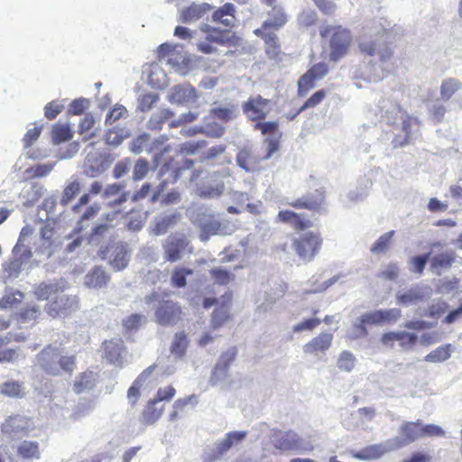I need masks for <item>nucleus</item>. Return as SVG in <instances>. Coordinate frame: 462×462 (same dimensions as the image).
<instances>
[{
    "mask_svg": "<svg viewBox=\"0 0 462 462\" xmlns=\"http://www.w3.org/2000/svg\"><path fill=\"white\" fill-rule=\"evenodd\" d=\"M246 435L247 432L245 430H235L226 433L222 440L204 449L202 455L203 462H214L221 459L234 445L242 442Z\"/></svg>",
    "mask_w": 462,
    "mask_h": 462,
    "instance_id": "nucleus-7",
    "label": "nucleus"
},
{
    "mask_svg": "<svg viewBox=\"0 0 462 462\" xmlns=\"http://www.w3.org/2000/svg\"><path fill=\"white\" fill-rule=\"evenodd\" d=\"M145 304L156 303L153 306V320L161 327H173L182 319L181 306L178 301L164 299L156 291L144 297Z\"/></svg>",
    "mask_w": 462,
    "mask_h": 462,
    "instance_id": "nucleus-3",
    "label": "nucleus"
},
{
    "mask_svg": "<svg viewBox=\"0 0 462 462\" xmlns=\"http://www.w3.org/2000/svg\"><path fill=\"white\" fill-rule=\"evenodd\" d=\"M151 135L147 133H143L134 137L128 143L129 151L134 154H140L144 151L152 152V147H149Z\"/></svg>",
    "mask_w": 462,
    "mask_h": 462,
    "instance_id": "nucleus-45",
    "label": "nucleus"
},
{
    "mask_svg": "<svg viewBox=\"0 0 462 462\" xmlns=\"http://www.w3.org/2000/svg\"><path fill=\"white\" fill-rule=\"evenodd\" d=\"M109 281L110 276L102 266H95L84 277V284L93 289L106 287Z\"/></svg>",
    "mask_w": 462,
    "mask_h": 462,
    "instance_id": "nucleus-29",
    "label": "nucleus"
},
{
    "mask_svg": "<svg viewBox=\"0 0 462 462\" xmlns=\"http://www.w3.org/2000/svg\"><path fill=\"white\" fill-rule=\"evenodd\" d=\"M199 94L196 88L189 84L175 85L168 94V100L172 104L191 105L198 101Z\"/></svg>",
    "mask_w": 462,
    "mask_h": 462,
    "instance_id": "nucleus-18",
    "label": "nucleus"
},
{
    "mask_svg": "<svg viewBox=\"0 0 462 462\" xmlns=\"http://www.w3.org/2000/svg\"><path fill=\"white\" fill-rule=\"evenodd\" d=\"M188 344L189 342L185 332H177L173 337V340L170 347L171 354L177 358H181L186 353Z\"/></svg>",
    "mask_w": 462,
    "mask_h": 462,
    "instance_id": "nucleus-47",
    "label": "nucleus"
},
{
    "mask_svg": "<svg viewBox=\"0 0 462 462\" xmlns=\"http://www.w3.org/2000/svg\"><path fill=\"white\" fill-rule=\"evenodd\" d=\"M180 219L176 213H167L156 217L152 222V231L155 236L164 235L170 228L173 227Z\"/></svg>",
    "mask_w": 462,
    "mask_h": 462,
    "instance_id": "nucleus-28",
    "label": "nucleus"
},
{
    "mask_svg": "<svg viewBox=\"0 0 462 462\" xmlns=\"http://www.w3.org/2000/svg\"><path fill=\"white\" fill-rule=\"evenodd\" d=\"M173 116L171 110L165 108L153 113L150 117L147 126L151 130H160L162 125Z\"/></svg>",
    "mask_w": 462,
    "mask_h": 462,
    "instance_id": "nucleus-53",
    "label": "nucleus"
},
{
    "mask_svg": "<svg viewBox=\"0 0 462 462\" xmlns=\"http://www.w3.org/2000/svg\"><path fill=\"white\" fill-rule=\"evenodd\" d=\"M333 336L330 333H320L318 337L308 342L303 346L306 354H315L328 350L332 343Z\"/></svg>",
    "mask_w": 462,
    "mask_h": 462,
    "instance_id": "nucleus-32",
    "label": "nucleus"
},
{
    "mask_svg": "<svg viewBox=\"0 0 462 462\" xmlns=\"http://www.w3.org/2000/svg\"><path fill=\"white\" fill-rule=\"evenodd\" d=\"M307 443L293 431L280 434L274 439V447L280 450H307Z\"/></svg>",
    "mask_w": 462,
    "mask_h": 462,
    "instance_id": "nucleus-20",
    "label": "nucleus"
},
{
    "mask_svg": "<svg viewBox=\"0 0 462 462\" xmlns=\"http://www.w3.org/2000/svg\"><path fill=\"white\" fill-rule=\"evenodd\" d=\"M328 72V64L319 62L313 65L298 81V92L300 96H305L307 92L315 87V80L325 77Z\"/></svg>",
    "mask_w": 462,
    "mask_h": 462,
    "instance_id": "nucleus-17",
    "label": "nucleus"
},
{
    "mask_svg": "<svg viewBox=\"0 0 462 462\" xmlns=\"http://www.w3.org/2000/svg\"><path fill=\"white\" fill-rule=\"evenodd\" d=\"M375 324H381L384 322L396 321L402 316V311L399 309H388V310H376L372 311Z\"/></svg>",
    "mask_w": 462,
    "mask_h": 462,
    "instance_id": "nucleus-51",
    "label": "nucleus"
},
{
    "mask_svg": "<svg viewBox=\"0 0 462 462\" xmlns=\"http://www.w3.org/2000/svg\"><path fill=\"white\" fill-rule=\"evenodd\" d=\"M45 188L38 182H32L26 186L20 194L23 204L25 207H32L45 192Z\"/></svg>",
    "mask_w": 462,
    "mask_h": 462,
    "instance_id": "nucleus-33",
    "label": "nucleus"
},
{
    "mask_svg": "<svg viewBox=\"0 0 462 462\" xmlns=\"http://www.w3.org/2000/svg\"><path fill=\"white\" fill-rule=\"evenodd\" d=\"M72 136V131L69 125L57 124L52 128L51 138L54 144L69 141Z\"/></svg>",
    "mask_w": 462,
    "mask_h": 462,
    "instance_id": "nucleus-57",
    "label": "nucleus"
},
{
    "mask_svg": "<svg viewBox=\"0 0 462 462\" xmlns=\"http://www.w3.org/2000/svg\"><path fill=\"white\" fill-rule=\"evenodd\" d=\"M323 199V194L319 190H315L311 194L291 202L290 205L296 208L316 209L321 205Z\"/></svg>",
    "mask_w": 462,
    "mask_h": 462,
    "instance_id": "nucleus-36",
    "label": "nucleus"
},
{
    "mask_svg": "<svg viewBox=\"0 0 462 462\" xmlns=\"http://www.w3.org/2000/svg\"><path fill=\"white\" fill-rule=\"evenodd\" d=\"M235 11L236 6L231 3H226L213 13L212 20L215 23L223 24L225 27H232L236 21Z\"/></svg>",
    "mask_w": 462,
    "mask_h": 462,
    "instance_id": "nucleus-35",
    "label": "nucleus"
},
{
    "mask_svg": "<svg viewBox=\"0 0 462 462\" xmlns=\"http://www.w3.org/2000/svg\"><path fill=\"white\" fill-rule=\"evenodd\" d=\"M105 357L116 366L122 367L125 364L126 350L121 339H113L104 343Z\"/></svg>",
    "mask_w": 462,
    "mask_h": 462,
    "instance_id": "nucleus-19",
    "label": "nucleus"
},
{
    "mask_svg": "<svg viewBox=\"0 0 462 462\" xmlns=\"http://www.w3.org/2000/svg\"><path fill=\"white\" fill-rule=\"evenodd\" d=\"M106 162L98 152H90L85 158L83 173L89 178H96L106 171Z\"/></svg>",
    "mask_w": 462,
    "mask_h": 462,
    "instance_id": "nucleus-22",
    "label": "nucleus"
},
{
    "mask_svg": "<svg viewBox=\"0 0 462 462\" xmlns=\"http://www.w3.org/2000/svg\"><path fill=\"white\" fill-rule=\"evenodd\" d=\"M278 219L283 223H289L295 228L304 229L309 226V220H305L300 214L292 210H281L278 214Z\"/></svg>",
    "mask_w": 462,
    "mask_h": 462,
    "instance_id": "nucleus-43",
    "label": "nucleus"
},
{
    "mask_svg": "<svg viewBox=\"0 0 462 462\" xmlns=\"http://www.w3.org/2000/svg\"><path fill=\"white\" fill-rule=\"evenodd\" d=\"M66 289L65 282L60 279L59 281H47L41 282L34 291L36 298L40 300H53L59 293Z\"/></svg>",
    "mask_w": 462,
    "mask_h": 462,
    "instance_id": "nucleus-21",
    "label": "nucleus"
},
{
    "mask_svg": "<svg viewBox=\"0 0 462 462\" xmlns=\"http://www.w3.org/2000/svg\"><path fill=\"white\" fill-rule=\"evenodd\" d=\"M132 158L125 157L120 161H118L112 171V176L116 180H120L121 178L126 176L132 171Z\"/></svg>",
    "mask_w": 462,
    "mask_h": 462,
    "instance_id": "nucleus-61",
    "label": "nucleus"
},
{
    "mask_svg": "<svg viewBox=\"0 0 462 462\" xmlns=\"http://www.w3.org/2000/svg\"><path fill=\"white\" fill-rule=\"evenodd\" d=\"M206 40L222 46L235 45L237 42L236 34L230 30H221L216 27L211 31L210 34L206 35Z\"/></svg>",
    "mask_w": 462,
    "mask_h": 462,
    "instance_id": "nucleus-37",
    "label": "nucleus"
},
{
    "mask_svg": "<svg viewBox=\"0 0 462 462\" xmlns=\"http://www.w3.org/2000/svg\"><path fill=\"white\" fill-rule=\"evenodd\" d=\"M131 254L127 245L117 243L112 247L108 256V263L115 271H122L127 267Z\"/></svg>",
    "mask_w": 462,
    "mask_h": 462,
    "instance_id": "nucleus-24",
    "label": "nucleus"
},
{
    "mask_svg": "<svg viewBox=\"0 0 462 462\" xmlns=\"http://www.w3.org/2000/svg\"><path fill=\"white\" fill-rule=\"evenodd\" d=\"M322 239L318 233L307 231L293 238L292 248L304 263L311 262L319 254Z\"/></svg>",
    "mask_w": 462,
    "mask_h": 462,
    "instance_id": "nucleus-6",
    "label": "nucleus"
},
{
    "mask_svg": "<svg viewBox=\"0 0 462 462\" xmlns=\"http://www.w3.org/2000/svg\"><path fill=\"white\" fill-rule=\"evenodd\" d=\"M236 355V347L232 346L220 356L209 378L210 385L216 386L226 381L230 365L235 361Z\"/></svg>",
    "mask_w": 462,
    "mask_h": 462,
    "instance_id": "nucleus-12",
    "label": "nucleus"
},
{
    "mask_svg": "<svg viewBox=\"0 0 462 462\" xmlns=\"http://www.w3.org/2000/svg\"><path fill=\"white\" fill-rule=\"evenodd\" d=\"M462 88V83L454 78L446 79L440 86V97L444 101H448L451 97Z\"/></svg>",
    "mask_w": 462,
    "mask_h": 462,
    "instance_id": "nucleus-50",
    "label": "nucleus"
},
{
    "mask_svg": "<svg viewBox=\"0 0 462 462\" xmlns=\"http://www.w3.org/2000/svg\"><path fill=\"white\" fill-rule=\"evenodd\" d=\"M393 451L388 439L384 442L367 446L358 451H351V455L354 458L359 460L369 461L381 457L385 453Z\"/></svg>",
    "mask_w": 462,
    "mask_h": 462,
    "instance_id": "nucleus-23",
    "label": "nucleus"
},
{
    "mask_svg": "<svg viewBox=\"0 0 462 462\" xmlns=\"http://www.w3.org/2000/svg\"><path fill=\"white\" fill-rule=\"evenodd\" d=\"M432 296V289L423 283H416L407 290L397 291L395 298L398 305L409 306L427 300Z\"/></svg>",
    "mask_w": 462,
    "mask_h": 462,
    "instance_id": "nucleus-9",
    "label": "nucleus"
},
{
    "mask_svg": "<svg viewBox=\"0 0 462 462\" xmlns=\"http://www.w3.org/2000/svg\"><path fill=\"white\" fill-rule=\"evenodd\" d=\"M265 53L270 59L278 57L281 53V44L277 34L273 32L270 35L264 36Z\"/></svg>",
    "mask_w": 462,
    "mask_h": 462,
    "instance_id": "nucleus-55",
    "label": "nucleus"
},
{
    "mask_svg": "<svg viewBox=\"0 0 462 462\" xmlns=\"http://www.w3.org/2000/svg\"><path fill=\"white\" fill-rule=\"evenodd\" d=\"M33 428V422L29 418L15 415L9 417L2 424V432L11 439H19L28 434Z\"/></svg>",
    "mask_w": 462,
    "mask_h": 462,
    "instance_id": "nucleus-13",
    "label": "nucleus"
},
{
    "mask_svg": "<svg viewBox=\"0 0 462 462\" xmlns=\"http://www.w3.org/2000/svg\"><path fill=\"white\" fill-rule=\"evenodd\" d=\"M231 300V293H225L221 297V304L212 313L211 323L214 328H220L229 318L227 303Z\"/></svg>",
    "mask_w": 462,
    "mask_h": 462,
    "instance_id": "nucleus-34",
    "label": "nucleus"
},
{
    "mask_svg": "<svg viewBox=\"0 0 462 462\" xmlns=\"http://www.w3.org/2000/svg\"><path fill=\"white\" fill-rule=\"evenodd\" d=\"M356 356L350 351L345 350L340 353L337 365L340 371L350 373L356 365Z\"/></svg>",
    "mask_w": 462,
    "mask_h": 462,
    "instance_id": "nucleus-58",
    "label": "nucleus"
},
{
    "mask_svg": "<svg viewBox=\"0 0 462 462\" xmlns=\"http://www.w3.org/2000/svg\"><path fill=\"white\" fill-rule=\"evenodd\" d=\"M79 308L77 296L59 293L53 300L45 306V310L52 318L63 317L74 312Z\"/></svg>",
    "mask_w": 462,
    "mask_h": 462,
    "instance_id": "nucleus-10",
    "label": "nucleus"
},
{
    "mask_svg": "<svg viewBox=\"0 0 462 462\" xmlns=\"http://www.w3.org/2000/svg\"><path fill=\"white\" fill-rule=\"evenodd\" d=\"M199 239L208 242L213 236H230L234 229L227 221H219L213 216H202L198 219Z\"/></svg>",
    "mask_w": 462,
    "mask_h": 462,
    "instance_id": "nucleus-8",
    "label": "nucleus"
},
{
    "mask_svg": "<svg viewBox=\"0 0 462 462\" xmlns=\"http://www.w3.org/2000/svg\"><path fill=\"white\" fill-rule=\"evenodd\" d=\"M96 375L92 372L81 374L74 383V392L77 393H88L96 386Z\"/></svg>",
    "mask_w": 462,
    "mask_h": 462,
    "instance_id": "nucleus-42",
    "label": "nucleus"
},
{
    "mask_svg": "<svg viewBox=\"0 0 462 462\" xmlns=\"http://www.w3.org/2000/svg\"><path fill=\"white\" fill-rule=\"evenodd\" d=\"M159 100L160 96L155 92L140 95L136 100V110L141 112L149 111Z\"/></svg>",
    "mask_w": 462,
    "mask_h": 462,
    "instance_id": "nucleus-56",
    "label": "nucleus"
},
{
    "mask_svg": "<svg viewBox=\"0 0 462 462\" xmlns=\"http://www.w3.org/2000/svg\"><path fill=\"white\" fill-rule=\"evenodd\" d=\"M132 165L131 180L135 182L143 180L149 171L153 170L148 160L143 157L132 159Z\"/></svg>",
    "mask_w": 462,
    "mask_h": 462,
    "instance_id": "nucleus-41",
    "label": "nucleus"
},
{
    "mask_svg": "<svg viewBox=\"0 0 462 462\" xmlns=\"http://www.w3.org/2000/svg\"><path fill=\"white\" fill-rule=\"evenodd\" d=\"M264 27H269L270 30L279 31L288 22V15L281 5H273L267 13V18L263 21Z\"/></svg>",
    "mask_w": 462,
    "mask_h": 462,
    "instance_id": "nucleus-30",
    "label": "nucleus"
},
{
    "mask_svg": "<svg viewBox=\"0 0 462 462\" xmlns=\"http://www.w3.org/2000/svg\"><path fill=\"white\" fill-rule=\"evenodd\" d=\"M383 107L382 118L389 125H396L398 121L402 122V131L404 137L395 136L393 140L394 147L403 146L410 143L412 138L411 128L417 125V120L412 117L406 116L398 104H390L389 107Z\"/></svg>",
    "mask_w": 462,
    "mask_h": 462,
    "instance_id": "nucleus-4",
    "label": "nucleus"
},
{
    "mask_svg": "<svg viewBox=\"0 0 462 462\" xmlns=\"http://www.w3.org/2000/svg\"><path fill=\"white\" fill-rule=\"evenodd\" d=\"M421 425L422 423L420 420H418L416 422H404L400 427V436H396L388 439V444H390L393 451L405 447L421 437L420 429L418 428V426Z\"/></svg>",
    "mask_w": 462,
    "mask_h": 462,
    "instance_id": "nucleus-11",
    "label": "nucleus"
},
{
    "mask_svg": "<svg viewBox=\"0 0 462 462\" xmlns=\"http://www.w3.org/2000/svg\"><path fill=\"white\" fill-rule=\"evenodd\" d=\"M366 325H376L372 311L362 314L352 325L349 337L356 339L368 335Z\"/></svg>",
    "mask_w": 462,
    "mask_h": 462,
    "instance_id": "nucleus-31",
    "label": "nucleus"
},
{
    "mask_svg": "<svg viewBox=\"0 0 462 462\" xmlns=\"http://www.w3.org/2000/svg\"><path fill=\"white\" fill-rule=\"evenodd\" d=\"M430 259V271L441 275L442 273L450 269L456 259V254L453 250H445L434 254Z\"/></svg>",
    "mask_w": 462,
    "mask_h": 462,
    "instance_id": "nucleus-26",
    "label": "nucleus"
},
{
    "mask_svg": "<svg viewBox=\"0 0 462 462\" xmlns=\"http://www.w3.org/2000/svg\"><path fill=\"white\" fill-rule=\"evenodd\" d=\"M17 455L23 459L32 460L41 457L40 444L34 440H23L17 446Z\"/></svg>",
    "mask_w": 462,
    "mask_h": 462,
    "instance_id": "nucleus-38",
    "label": "nucleus"
},
{
    "mask_svg": "<svg viewBox=\"0 0 462 462\" xmlns=\"http://www.w3.org/2000/svg\"><path fill=\"white\" fill-rule=\"evenodd\" d=\"M210 115L223 122H228L236 116V107L233 104L219 105L210 109Z\"/></svg>",
    "mask_w": 462,
    "mask_h": 462,
    "instance_id": "nucleus-44",
    "label": "nucleus"
},
{
    "mask_svg": "<svg viewBox=\"0 0 462 462\" xmlns=\"http://www.w3.org/2000/svg\"><path fill=\"white\" fill-rule=\"evenodd\" d=\"M430 254L431 253L430 252L411 257L410 260V263L411 265L410 271L414 273L421 274L426 267V264L429 261H430Z\"/></svg>",
    "mask_w": 462,
    "mask_h": 462,
    "instance_id": "nucleus-64",
    "label": "nucleus"
},
{
    "mask_svg": "<svg viewBox=\"0 0 462 462\" xmlns=\"http://www.w3.org/2000/svg\"><path fill=\"white\" fill-rule=\"evenodd\" d=\"M159 403L154 400H150L143 411V421L145 424L154 423L162 414L164 406L157 407Z\"/></svg>",
    "mask_w": 462,
    "mask_h": 462,
    "instance_id": "nucleus-46",
    "label": "nucleus"
},
{
    "mask_svg": "<svg viewBox=\"0 0 462 462\" xmlns=\"http://www.w3.org/2000/svg\"><path fill=\"white\" fill-rule=\"evenodd\" d=\"M88 226V225H82L81 222L76 223L72 231L65 236L68 243L64 248V253H78L81 249L83 243L87 244V236H83L82 232L86 230Z\"/></svg>",
    "mask_w": 462,
    "mask_h": 462,
    "instance_id": "nucleus-25",
    "label": "nucleus"
},
{
    "mask_svg": "<svg viewBox=\"0 0 462 462\" xmlns=\"http://www.w3.org/2000/svg\"><path fill=\"white\" fill-rule=\"evenodd\" d=\"M24 386L16 381H7L1 384L0 393L11 398H23L25 395Z\"/></svg>",
    "mask_w": 462,
    "mask_h": 462,
    "instance_id": "nucleus-48",
    "label": "nucleus"
},
{
    "mask_svg": "<svg viewBox=\"0 0 462 462\" xmlns=\"http://www.w3.org/2000/svg\"><path fill=\"white\" fill-rule=\"evenodd\" d=\"M212 10V6L207 3H193L187 8L181 10L180 21L184 23H190L202 18Z\"/></svg>",
    "mask_w": 462,
    "mask_h": 462,
    "instance_id": "nucleus-27",
    "label": "nucleus"
},
{
    "mask_svg": "<svg viewBox=\"0 0 462 462\" xmlns=\"http://www.w3.org/2000/svg\"><path fill=\"white\" fill-rule=\"evenodd\" d=\"M36 365L51 376L70 375L76 367L73 356H64L58 346L48 345L36 356Z\"/></svg>",
    "mask_w": 462,
    "mask_h": 462,
    "instance_id": "nucleus-2",
    "label": "nucleus"
},
{
    "mask_svg": "<svg viewBox=\"0 0 462 462\" xmlns=\"http://www.w3.org/2000/svg\"><path fill=\"white\" fill-rule=\"evenodd\" d=\"M166 62L176 73L181 76H186L190 69L191 60L186 54L179 52L172 54L166 60Z\"/></svg>",
    "mask_w": 462,
    "mask_h": 462,
    "instance_id": "nucleus-39",
    "label": "nucleus"
},
{
    "mask_svg": "<svg viewBox=\"0 0 462 462\" xmlns=\"http://www.w3.org/2000/svg\"><path fill=\"white\" fill-rule=\"evenodd\" d=\"M436 292L443 295H455L458 292V280L457 278H443L438 281Z\"/></svg>",
    "mask_w": 462,
    "mask_h": 462,
    "instance_id": "nucleus-52",
    "label": "nucleus"
},
{
    "mask_svg": "<svg viewBox=\"0 0 462 462\" xmlns=\"http://www.w3.org/2000/svg\"><path fill=\"white\" fill-rule=\"evenodd\" d=\"M113 226L108 223H98L93 226L87 236V245H98L109 234Z\"/></svg>",
    "mask_w": 462,
    "mask_h": 462,
    "instance_id": "nucleus-40",
    "label": "nucleus"
},
{
    "mask_svg": "<svg viewBox=\"0 0 462 462\" xmlns=\"http://www.w3.org/2000/svg\"><path fill=\"white\" fill-rule=\"evenodd\" d=\"M188 245L189 241L183 234L170 235L162 244L165 260L171 263L179 261Z\"/></svg>",
    "mask_w": 462,
    "mask_h": 462,
    "instance_id": "nucleus-14",
    "label": "nucleus"
},
{
    "mask_svg": "<svg viewBox=\"0 0 462 462\" xmlns=\"http://www.w3.org/2000/svg\"><path fill=\"white\" fill-rule=\"evenodd\" d=\"M193 270L186 267L176 268L171 274V284L176 288H183L187 284V276L191 275Z\"/></svg>",
    "mask_w": 462,
    "mask_h": 462,
    "instance_id": "nucleus-59",
    "label": "nucleus"
},
{
    "mask_svg": "<svg viewBox=\"0 0 462 462\" xmlns=\"http://www.w3.org/2000/svg\"><path fill=\"white\" fill-rule=\"evenodd\" d=\"M209 273L215 283L219 285H226L234 278V275L229 270L221 266L211 269Z\"/></svg>",
    "mask_w": 462,
    "mask_h": 462,
    "instance_id": "nucleus-60",
    "label": "nucleus"
},
{
    "mask_svg": "<svg viewBox=\"0 0 462 462\" xmlns=\"http://www.w3.org/2000/svg\"><path fill=\"white\" fill-rule=\"evenodd\" d=\"M453 347L451 344L437 347L435 350L429 353L424 360L430 363H439L448 360L451 356Z\"/></svg>",
    "mask_w": 462,
    "mask_h": 462,
    "instance_id": "nucleus-49",
    "label": "nucleus"
},
{
    "mask_svg": "<svg viewBox=\"0 0 462 462\" xmlns=\"http://www.w3.org/2000/svg\"><path fill=\"white\" fill-rule=\"evenodd\" d=\"M329 35H331L329 41V59L334 62H337L346 55L352 42V35L349 30L342 28L341 26H323L320 29V36L327 38Z\"/></svg>",
    "mask_w": 462,
    "mask_h": 462,
    "instance_id": "nucleus-5",
    "label": "nucleus"
},
{
    "mask_svg": "<svg viewBox=\"0 0 462 462\" xmlns=\"http://www.w3.org/2000/svg\"><path fill=\"white\" fill-rule=\"evenodd\" d=\"M399 31H401V28L396 27V25L391 29L383 26L382 33L378 31L374 34H364L359 38L358 47L360 52L370 58L378 56L380 62L377 65L373 60H370L367 65H365L364 70L361 72V77L364 80L367 82L381 81L385 77V71L392 69L393 51L386 44V41L393 40V32H394L397 34Z\"/></svg>",
    "mask_w": 462,
    "mask_h": 462,
    "instance_id": "nucleus-1",
    "label": "nucleus"
},
{
    "mask_svg": "<svg viewBox=\"0 0 462 462\" xmlns=\"http://www.w3.org/2000/svg\"><path fill=\"white\" fill-rule=\"evenodd\" d=\"M270 100L262 96H251L242 104L243 113L250 121H259L267 116Z\"/></svg>",
    "mask_w": 462,
    "mask_h": 462,
    "instance_id": "nucleus-16",
    "label": "nucleus"
},
{
    "mask_svg": "<svg viewBox=\"0 0 462 462\" xmlns=\"http://www.w3.org/2000/svg\"><path fill=\"white\" fill-rule=\"evenodd\" d=\"M394 235V231L391 230L382 235L371 246V252L373 254L384 253L390 245L391 240Z\"/></svg>",
    "mask_w": 462,
    "mask_h": 462,
    "instance_id": "nucleus-63",
    "label": "nucleus"
},
{
    "mask_svg": "<svg viewBox=\"0 0 462 462\" xmlns=\"http://www.w3.org/2000/svg\"><path fill=\"white\" fill-rule=\"evenodd\" d=\"M225 190V183L219 171H214L208 176L205 182L201 183L198 189V195L206 199L219 198Z\"/></svg>",
    "mask_w": 462,
    "mask_h": 462,
    "instance_id": "nucleus-15",
    "label": "nucleus"
},
{
    "mask_svg": "<svg viewBox=\"0 0 462 462\" xmlns=\"http://www.w3.org/2000/svg\"><path fill=\"white\" fill-rule=\"evenodd\" d=\"M237 165L247 172L252 171L250 164L254 162V158L250 149L244 148L240 150L236 158Z\"/></svg>",
    "mask_w": 462,
    "mask_h": 462,
    "instance_id": "nucleus-62",
    "label": "nucleus"
},
{
    "mask_svg": "<svg viewBox=\"0 0 462 462\" xmlns=\"http://www.w3.org/2000/svg\"><path fill=\"white\" fill-rule=\"evenodd\" d=\"M81 183L79 180H73L63 189L60 204L64 207L69 205L80 192Z\"/></svg>",
    "mask_w": 462,
    "mask_h": 462,
    "instance_id": "nucleus-54",
    "label": "nucleus"
}]
</instances>
